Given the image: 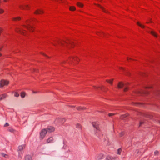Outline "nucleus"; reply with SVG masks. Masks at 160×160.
<instances>
[{
	"instance_id": "51",
	"label": "nucleus",
	"mask_w": 160,
	"mask_h": 160,
	"mask_svg": "<svg viewBox=\"0 0 160 160\" xmlns=\"http://www.w3.org/2000/svg\"><path fill=\"white\" fill-rule=\"evenodd\" d=\"M145 93L146 94H148V91H146Z\"/></svg>"
},
{
	"instance_id": "15",
	"label": "nucleus",
	"mask_w": 160,
	"mask_h": 160,
	"mask_svg": "<svg viewBox=\"0 0 160 160\" xmlns=\"http://www.w3.org/2000/svg\"><path fill=\"white\" fill-rule=\"evenodd\" d=\"M7 97V95L5 94H4L1 95H0V101L6 98Z\"/></svg>"
},
{
	"instance_id": "36",
	"label": "nucleus",
	"mask_w": 160,
	"mask_h": 160,
	"mask_svg": "<svg viewBox=\"0 0 160 160\" xmlns=\"http://www.w3.org/2000/svg\"><path fill=\"white\" fill-rule=\"evenodd\" d=\"M124 132H120L119 134L120 137H121L122 136L124 135Z\"/></svg>"
},
{
	"instance_id": "54",
	"label": "nucleus",
	"mask_w": 160,
	"mask_h": 160,
	"mask_svg": "<svg viewBox=\"0 0 160 160\" xmlns=\"http://www.w3.org/2000/svg\"><path fill=\"white\" fill-rule=\"evenodd\" d=\"M71 107H72V108H74V107H75V106H71Z\"/></svg>"
},
{
	"instance_id": "41",
	"label": "nucleus",
	"mask_w": 160,
	"mask_h": 160,
	"mask_svg": "<svg viewBox=\"0 0 160 160\" xmlns=\"http://www.w3.org/2000/svg\"><path fill=\"white\" fill-rule=\"evenodd\" d=\"M9 126V124L8 123L6 122L4 125V127H7Z\"/></svg>"
},
{
	"instance_id": "18",
	"label": "nucleus",
	"mask_w": 160,
	"mask_h": 160,
	"mask_svg": "<svg viewBox=\"0 0 160 160\" xmlns=\"http://www.w3.org/2000/svg\"><path fill=\"white\" fill-rule=\"evenodd\" d=\"M97 6L98 7H99L102 9V10L103 11V12H105V13L107 12V11L106 10H105V9L103 7L101 6L99 4L97 5Z\"/></svg>"
},
{
	"instance_id": "21",
	"label": "nucleus",
	"mask_w": 160,
	"mask_h": 160,
	"mask_svg": "<svg viewBox=\"0 0 160 160\" xmlns=\"http://www.w3.org/2000/svg\"><path fill=\"white\" fill-rule=\"evenodd\" d=\"M151 34H152V35L154 36V37H158V35L156 34V33L154 31H151L150 32Z\"/></svg>"
},
{
	"instance_id": "30",
	"label": "nucleus",
	"mask_w": 160,
	"mask_h": 160,
	"mask_svg": "<svg viewBox=\"0 0 160 160\" xmlns=\"http://www.w3.org/2000/svg\"><path fill=\"white\" fill-rule=\"evenodd\" d=\"M77 5L78 6L80 7H82L83 6V5L82 3H81L80 2H78L77 3Z\"/></svg>"
},
{
	"instance_id": "58",
	"label": "nucleus",
	"mask_w": 160,
	"mask_h": 160,
	"mask_svg": "<svg viewBox=\"0 0 160 160\" xmlns=\"http://www.w3.org/2000/svg\"><path fill=\"white\" fill-rule=\"evenodd\" d=\"M152 22L150 20V22Z\"/></svg>"
},
{
	"instance_id": "17",
	"label": "nucleus",
	"mask_w": 160,
	"mask_h": 160,
	"mask_svg": "<svg viewBox=\"0 0 160 160\" xmlns=\"http://www.w3.org/2000/svg\"><path fill=\"white\" fill-rule=\"evenodd\" d=\"M77 109L78 110H83L85 109V108L84 107H82L81 106L77 107Z\"/></svg>"
},
{
	"instance_id": "22",
	"label": "nucleus",
	"mask_w": 160,
	"mask_h": 160,
	"mask_svg": "<svg viewBox=\"0 0 160 160\" xmlns=\"http://www.w3.org/2000/svg\"><path fill=\"white\" fill-rule=\"evenodd\" d=\"M24 148L25 146L24 145H22L19 146L18 147V148L19 151H21Z\"/></svg>"
},
{
	"instance_id": "25",
	"label": "nucleus",
	"mask_w": 160,
	"mask_h": 160,
	"mask_svg": "<svg viewBox=\"0 0 160 160\" xmlns=\"http://www.w3.org/2000/svg\"><path fill=\"white\" fill-rule=\"evenodd\" d=\"M113 81V79H111V80H106V81L109 83L111 85H112V82Z\"/></svg>"
},
{
	"instance_id": "46",
	"label": "nucleus",
	"mask_w": 160,
	"mask_h": 160,
	"mask_svg": "<svg viewBox=\"0 0 160 160\" xmlns=\"http://www.w3.org/2000/svg\"><path fill=\"white\" fill-rule=\"evenodd\" d=\"M145 88H152V87H147Z\"/></svg>"
},
{
	"instance_id": "59",
	"label": "nucleus",
	"mask_w": 160,
	"mask_h": 160,
	"mask_svg": "<svg viewBox=\"0 0 160 160\" xmlns=\"http://www.w3.org/2000/svg\"><path fill=\"white\" fill-rule=\"evenodd\" d=\"M101 112H103V111H101Z\"/></svg>"
},
{
	"instance_id": "1",
	"label": "nucleus",
	"mask_w": 160,
	"mask_h": 160,
	"mask_svg": "<svg viewBox=\"0 0 160 160\" xmlns=\"http://www.w3.org/2000/svg\"><path fill=\"white\" fill-rule=\"evenodd\" d=\"M52 44L55 46L57 45V44L63 46H65L68 45H70L72 47L74 45V42L69 40H68L67 41H56L54 43H52Z\"/></svg>"
},
{
	"instance_id": "28",
	"label": "nucleus",
	"mask_w": 160,
	"mask_h": 160,
	"mask_svg": "<svg viewBox=\"0 0 160 160\" xmlns=\"http://www.w3.org/2000/svg\"><path fill=\"white\" fill-rule=\"evenodd\" d=\"M127 116V115H123L121 116L120 118L121 119H124Z\"/></svg>"
},
{
	"instance_id": "32",
	"label": "nucleus",
	"mask_w": 160,
	"mask_h": 160,
	"mask_svg": "<svg viewBox=\"0 0 160 160\" xmlns=\"http://www.w3.org/2000/svg\"><path fill=\"white\" fill-rule=\"evenodd\" d=\"M137 24L140 27H141L142 28H144V26L143 25H141V24H140L139 22H137Z\"/></svg>"
},
{
	"instance_id": "55",
	"label": "nucleus",
	"mask_w": 160,
	"mask_h": 160,
	"mask_svg": "<svg viewBox=\"0 0 160 160\" xmlns=\"http://www.w3.org/2000/svg\"><path fill=\"white\" fill-rule=\"evenodd\" d=\"M34 71H35V72H37V70H34Z\"/></svg>"
},
{
	"instance_id": "24",
	"label": "nucleus",
	"mask_w": 160,
	"mask_h": 160,
	"mask_svg": "<svg viewBox=\"0 0 160 160\" xmlns=\"http://www.w3.org/2000/svg\"><path fill=\"white\" fill-rule=\"evenodd\" d=\"M1 155L2 156H3V157H4L6 158H8V155L6 154H4L3 153H1Z\"/></svg>"
},
{
	"instance_id": "13",
	"label": "nucleus",
	"mask_w": 160,
	"mask_h": 160,
	"mask_svg": "<svg viewBox=\"0 0 160 160\" xmlns=\"http://www.w3.org/2000/svg\"><path fill=\"white\" fill-rule=\"evenodd\" d=\"M53 137H50L47 139V143H52L53 142Z\"/></svg>"
},
{
	"instance_id": "23",
	"label": "nucleus",
	"mask_w": 160,
	"mask_h": 160,
	"mask_svg": "<svg viewBox=\"0 0 160 160\" xmlns=\"http://www.w3.org/2000/svg\"><path fill=\"white\" fill-rule=\"evenodd\" d=\"M76 8L74 6H70L69 7V10L71 11H74L75 10Z\"/></svg>"
},
{
	"instance_id": "48",
	"label": "nucleus",
	"mask_w": 160,
	"mask_h": 160,
	"mask_svg": "<svg viewBox=\"0 0 160 160\" xmlns=\"http://www.w3.org/2000/svg\"><path fill=\"white\" fill-rule=\"evenodd\" d=\"M66 62V61H64L61 62L62 63H64Z\"/></svg>"
},
{
	"instance_id": "44",
	"label": "nucleus",
	"mask_w": 160,
	"mask_h": 160,
	"mask_svg": "<svg viewBox=\"0 0 160 160\" xmlns=\"http://www.w3.org/2000/svg\"><path fill=\"white\" fill-rule=\"evenodd\" d=\"M2 31V29L1 28H0V33Z\"/></svg>"
},
{
	"instance_id": "39",
	"label": "nucleus",
	"mask_w": 160,
	"mask_h": 160,
	"mask_svg": "<svg viewBox=\"0 0 160 160\" xmlns=\"http://www.w3.org/2000/svg\"><path fill=\"white\" fill-rule=\"evenodd\" d=\"M4 12V10L1 8H0V14Z\"/></svg>"
},
{
	"instance_id": "5",
	"label": "nucleus",
	"mask_w": 160,
	"mask_h": 160,
	"mask_svg": "<svg viewBox=\"0 0 160 160\" xmlns=\"http://www.w3.org/2000/svg\"><path fill=\"white\" fill-rule=\"evenodd\" d=\"M9 84V81L3 79L2 80L0 81V86L1 87L7 86Z\"/></svg>"
},
{
	"instance_id": "35",
	"label": "nucleus",
	"mask_w": 160,
	"mask_h": 160,
	"mask_svg": "<svg viewBox=\"0 0 160 160\" xmlns=\"http://www.w3.org/2000/svg\"><path fill=\"white\" fill-rule=\"evenodd\" d=\"M19 94L18 92H15L14 93V96L16 97H18L19 96Z\"/></svg>"
},
{
	"instance_id": "49",
	"label": "nucleus",
	"mask_w": 160,
	"mask_h": 160,
	"mask_svg": "<svg viewBox=\"0 0 160 160\" xmlns=\"http://www.w3.org/2000/svg\"><path fill=\"white\" fill-rule=\"evenodd\" d=\"M9 0H3V1L5 2H8Z\"/></svg>"
},
{
	"instance_id": "60",
	"label": "nucleus",
	"mask_w": 160,
	"mask_h": 160,
	"mask_svg": "<svg viewBox=\"0 0 160 160\" xmlns=\"http://www.w3.org/2000/svg\"><path fill=\"white\" fill-rule=\"evenodd\" d=\"M159 123H160V121L159 122Z\"/></svg>"
},
{
	"instance_id": "37",
	"label": "nucleus",
	"mask_w": 160,
	"mask_h": 160,
	"mask_svg": "<svg viewBox=\"0 0 160 160\" xmlns=\"http://www.w3.org/2000/svg\"><path fill=\"white\" fill-rule=\"evenodd\" d=\"M98 35H104V36L105 35V34L104 33H103V32H101L100 33H98V34H97Z\"/></svg>"
},
{
	"instance_id": "50",
	"label": "nucleus",
	"mask_w": 160,
	"mask_h": 160,
	"mask_svg": "<svg viewBox=\"0 0 160 160\" xmlns=\"http://www.w3.org/2000/svg\"><path fill=\"white\" fill-rule=\"evenodd\" d=\"M2 48L3 47H2L0 48V51H1L2 50Z\"/></svg>"
},
{
	"instance_id": "43",
	"label": "nucleus",
	"mask_w": 160,
	"mask_h": 160,
	"mask_svg": "<svg viewBox=\"0 0 160 160\" xmlns=\"http://www.w3.org/2000/svg\"><path fill=\"white\" fill-rule=\"evenodd\" d=\"M41 54H42L44 56H45V57H48L46 54H44V53H43L42 52L41 53Z\"/></svg>"
},
{
	"instance_id": "20",
	"label": "nucleus",
	"mask_w": 160,
	"mask_h": 160,
	"mask_svg": "<svg viewBox=\"0 0 160 160\" xmlns=\"http://www.w3.org/2000/svg\"><path fill=\"white\" fill-rule=\"evenodd\" d=\"M25 160H32V158L30 155H27L25 157Z\"/></svg>"
},
{
	"instance_id": "16",
	"label": "nucleus",
	"mask_w": 160,
	"mask_h": 160,
	"mask_svg": "<svg viewBox=\"0 0 160 160\" xmlns=\"http://www.w3.org/2000/svg\"><path fill=\"white\" fill-rule=\"evenodd\" d=\"M115 158L110 156H108L106 158V160H114Z\"/></svg>"
},
{
	"instance_id": "57",
	"label": "nucleus",
	"mask_w": 160,
	"mask_h": 160,
	"mask_svg": "<svg viewBox=\"0 0 160 160\" xmlns=\"http://www.w3.org/2000/svg\"><path fill=\"white\" fill-rule=\"evenodd\" d=\"M147 23H149V22H147Z\"/></svg>"
},
{
	"instance_id": "10",
	"label": "nucleus",
	"mask_w": 160,
	"mask_h": 160,
	"mask_svg": "<svg viewBox=\"0 0 160 160\" xmlns=\"http://www.w3.org/2000/svg\"><path fill=\"white\" fill-rule=\"evenodd\" d=\"M55 130V129L53 127L50 126L48 127L46 130L47 132H53Z\"/></svg>"
},
{
	"instance_id": "53",
	"label": "nucleus",
	"mask_w": 160,
	"mask_h": 160,
	"mask_svg": "<svg viewBox=\"0 0 160 160\" xmlns=\"http://www.w3.org/2000/svg\"><path fill=\"white\" fill-rule=\"evenodd\" d=\"M134 104H135V105H137V106L138 105V103H134Z\"/></svg>"
},
{
	"instance_id": "29",
	"label": "nucleus",
	"mask_w": 160,
	"mask_h": 160,
	"mask_svg": "<svg viewBox=\"0 0 160 160\" xmlns=\"http://www.w3.org/2000/svg\"><path fill=\"white\" fill-rule=\"evenodd\" d=\"M76 128H81V125L78 123L76 125Z\"/></svg>"
},
{
	"instance_id": "47",
	"label": "nucleus",
	"mask_w": 160,
	"mask_h": 160,
	"mask_svg": "<svg viewBox=\"0 0 160 160\" xmlns=\"http://www.w3.org/2000/svg\"><path fill=\"white\" fill-rule=\"evenodd\" d=\"M127 59L128 60L129 59L132 60L131 58H127Z\"/></svg>"
},
{
	"instance_id": "6",
	"label": "nucleus",
	"mask_w": 160,
	"mask_h": 160,
	"mask_svg": "<svg viewBox=\"0 0 160 160\" xmlns=\"http://www.w3.org/2000/svg\"><path fill=\"white\" fill-rule=\"evenodd\" d=\"M47 133V131L45 129L41 131L40 133V138L41 139H42L44 138Z\"/></svg>"
},
{
	"instance_id": "31",
	"label": "nucleus",
	"mask_w": 160,
	"mask_h": 160,
	"mask_svg": "<svg viewBox=\"0 0 160 160\" xmlns=\"http://www.w3.org/2000/svg\"><path fill=\"white\" fill-rule=\"evenodd\" d=\"M155 94L156 95L160 97V91H157L155 92Z\"/></svg>"
},
{
	"instance_id": "3",
	"label": "nucleus",
	"mask_w": 160,
	"mask_h": 160,
	"mask_svg": "<svg viewBox=\"0 0 160 160\" xmlns=\"http://www.w3.org/2000/svg\"><path fill=\"white\" fill-rule=\"evenodd\" d=\"M31 22V20H27L26 21V25H23V26L25 28H27V29L28 30L31 32H33V27H32L30 25V23Z\"/></svg>"
},
{
	"instance_id": "11",
	"label": "nucleus",
	"mask_w": 160,
	"mask_h": 160,
	"mask_svg": "<svg viewBox=\"0 0 160 160\" xmlns=\"http://www.w3.org/2000/svg\"><path fill=\"white\" fill-rule=\"evenodd\" d=\"M16 31L24 35H25V31L24 30L22 29L18 28L16 30Z\"/></svg>"
},
{
	"instance_id": "9",
	"label": "nucleus",
	"mask_w": 160,
	"mask_h": 160,
	"mask_svg": "<svg viewBox=\"0 0 160 160\" xmlns=\"http://www.w3.org/2000/svg\"><path fill=\"white\" fill-rule=\"evenodd\" d=\"M78 60L79 59L77 57H71L67 60V61L68 63H69L70 62H72L73 61H74L75 62L76 61L77 62H78Z\"/></svg>"
},
{
	"instance_id": "12",
	"label": "nucleus",
	"mask_w": 160,
	"mask_h": 160,
	"mask_svg": "<svg viewBox=\"0 0 160 160\" xmlns=\"http://www.w3.org/2000/svg\"><path fill=\"white\" fill-rule=\"evenodd\" d=\"M19 7L22 10L29 8V6L28 5H25L24 6H23L22 5H20Z\"/></svg>"
},
{
	"instance_id": "14",
	"label": "nucleus",
	"mask_w": 160,
	"mask_h": 160,
	"mask_svg": "<svg viewBox=\"0 0 160 160\" xmlns=\"http://www.w3.org/2000/svg\"><path fill=\"white\" fill-rule=\"evenodd\" d=\"M43 13V11L41 10H38L35 11L34 12V14H42Z\"/></svg>"
},
{
	"instance_id": "34",
	"label": "nucleus",
	"mask_w": 160,
	"mask_h": 160,
	"mask_svg": "<svg viewBox=\"0 0 160 160\" xmlns=\"http://www.w3.org/2000/svg\"><path fill=\"white\" fill-rule=\"evenodd\" d=\"M8 131L12 132H14L15 130L12 128H10L8 129Z\"/></svg>"
},
{
	"instance_id": "19",
	"label": "nucleus",
	"mask_w": 160,
	"mask_h": 160,
	"mask_svg": "<svg viewBox=\"0 0 160 160\" xmlns=\"http://www.w3.org/2000/svg\"><path fill=\"white\" fill-rule=\"evenodd\" d=\"M12 19L13 21H16L20 20L21 19V18L20 17H17L16 18H13Z\"/></svg>"
},
{
	"instance_id": "56",
	"label": "nucleus",
	"mask_w": 160,
	"mask_h": 160,
	"mask_svg": "<svg viewBox=\"0 0 160 160\" xmlns=\"http://www.w3.org/2000/svg\"><path fill=\"white\" fill-rule=\"evenodd\" d=\"M2 56V54L1 53H0V57Z\"/></svg>"
},
{
	"instance_id": "38",
	"label": "nucleus",
	"mask_w": 160,
	"mask_h": 160,
	"mask_svg": "<svg viewBox=\"0 0 160 160\" xmlns=\"http://www.w3.org/2000/svg\"><path fill=\"white\" fill-rule=\"evenodd\" d=\"M115 114V113H109L108 114V116L109 117H111L112 115H114Z\"/></svg>"
},
{
	"instance_id": "8",
	"label": "nucleus",
	"mask_w": 160,
	"mask_h": 160,
	"mask_svg": "<svg viewBox=\"0 0 160 160\" xmlns=\"http://www.w3.org/2000/svg\"><path fill=\"white\" fill-rule=\"evenodd\" d=\"M65 121V119L63 118H57L55 121V123H58V122H61V123H63Z\"/></svg>"
},
{
	"instance_id": "42",
	"label": "nucleus",
	"mask_w": 160,
	"mask_h": 160,
	"mask_svg": "<svg viewBox=\"0 0 160 160\" xmlns=\"http://www.w3.org/2000/svg\"><path fill=\"white\" fill-rule=\"evenodd\" d=\"M120 69L124 71H126V72L127 71L126 70H125L124 68H120Z\"/></svg>"
},
{
	"instance_id": "4",
	"label": "nucleus",
	"mask_w": 160,
	"mask_h": 160,
	"mask_svg": "<svg viewBox=\"0 0 160 160\" xmlns=\"http://www.w3.org/2000/svg\"><path fill=\"white\" fill-rule=\"evenodd\" d=\"M123 87H124L125 88L124 89V92H127L128 90L127 85L126 84H124L121 82H119L118 85V88H121Z\"/></svg>"
},
{
	"instance_id": "52",
	"label": "nucleus",
	"mask_w": 160,
	"mask_h": 160,
	"mask_svg": "<svg viewBox=\"0 0 160 160\" xmlns=\"http://www.w3.org/2000/svg\"><path fill=\"white\" fill-rule=\"evenodd\" d=\"M19 155H18V156L19 157H20V158H21V155L20 154V152H19Z\"/></svg>"
},
{
	"instance_id": "7",
	"label": "nucleus",
	"mask_w": 160,
	"mask_h": 160,
	"mask_svg": "<svg viewBox=\"0 0 160 160\" xmlns=\"http://www.w3.org/2000/svg\"><path fill=\"white\" fill-rule=\"evenodd\" d=\"M104 158L103 154L100 153L97 154L95 157V159L97 160H101Z\"/></svg>"
},
{
	"instance_id": "40",
	"label": "nucleus",
	"mask_w": 160,
	"mask_h": 160,
	"mask_svg": "<svg viewBox=\"0 0 160 160\" xmlns=\"http://www.w3.org/2000/svg\"><path fill=\"white\" fill-rule=\"evenodd\" d=\"M144 123V122L142 121L140 122L139 124V126H140L142 124H143Z\"/></svg>"
},
{
	"instance_id": "26",
	"label": "nucleus",
	"mask_w": 160,
	"mask_h": 160,
	"mask_svg": "<svg viewBox=\"0 0 160 160\" xmlns=\"http://www.w3.org/2000/svg\"><path fill=\"white\" fill-rule=\"evenodd\" d=\"M25 93L24 92H22L21 93V96L22 98L25 97Z\"/></svg>"
},
{
	"instance_id": "33",
	"label": "nucleus",
	"mask_w": 160,
	"mask_h": 160,
	"mask_svg": "<svg viewBox=\"0 0 160 160\" xmlns=\"http://www.w3.org/2000/svg\"><path fill=\"white\" fill-rule=\"evenodd\" d=\"M154 155H158V154H159V152L157 150H156L154 152Z\"/></svg>"
},
{
	"instance_id": "2",
	"label": "nucleus",
	"mask_w": 160,
	"mask_h": 160,
	"mask_svg": "<svg viewBox=\"0 0 160 160\" xmlns=\"http://www.w3.org/2000/svg\"><path fill=\"white\" fill-rule=\"evenodd\" d=\"M92 125L93 127L96 129L95 132V134L96 136L99 138H101V134L102 133L100 131L99 128V124L98 122H93L92 123Z\"/></svg>"
},
{
	"instance_id": "45",
	"label": "nucleus",
	"mask_w": 160,
	"mask_h": 160,
	"mask_svg": "<svg viewBox=\"0 0 160 160\" xmlns=\"http://www.w3.org/2000/svg\"><path fill=\"white\" fill-rule=\"evenodd\" d=\"M97 88H100V89H101L102 90H103V88H102V87H97Z\"/></svg>"
},
{
	"instance_id": "27",
	"label": "nucleus",
	"mask_w": 160,
	"mask_h": 160,
	"mask_svg": "<svg viewBox=\"0 0 160 160\" xmlns=\"http://www.w3.org/2000/svg\"><path fill=\"white\" fill-rule=\"evenodd\" d=\"M122 149L121 148H119L117 150V154L119 155H120L121 154V152H122Z\"/></svg>"
}]
</instances>
